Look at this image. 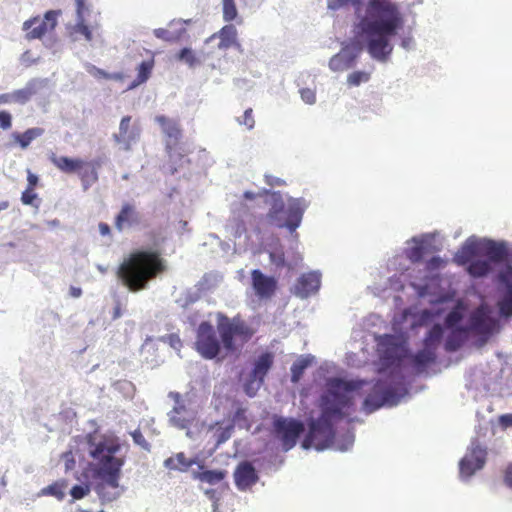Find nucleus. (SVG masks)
I'll return each mask as SVG.
<instances>
[{
    "mask_svg": "<svg viewBox=\"0 0 512 512\" xmlns=\"http://www.w3.org/2000/svg\"><path fill=\"white\" fill-rule=\"evenodd\" d=\"M196 463L194 459L186 458L183 452L177 453L174 456L167 458L164 461V466L169 470L187 471L191 466Z\"/></svg>",
    "mask_w": 512,
    "mask_h": 512,
    "instance_id": "c85d7f7f",
    "label": "nucleus"
},
{
    "mask_svg": "<svg viewBox=\"0 0 512 512\" xmlns=\"http://www.w3.org/2000/svg\"><path fill=\"white\" fill-rule=\"evenodd\" d=\"M442 338H443L442 326L440 324L433 325L423 340L424 348L432 350V351H434V353H436V350H437Z\"/></svg>",
    "mask_w": 512,
    "mask_h": 512,
    "instance_id": "c756f323",
    "label": "nucleus"
},
{
    "mask_svg": "<svg viewBox=\"0 0 512 512\" xmlns=\"http://www.w3.org/2000/svg\"><path fill=\"white\" fill-rule=\"evenodd\" d=\"M226 477V472L221 470H206L196 474V478L201 482L211 485L221 482Z\"/></svg>",
    "mask_w": 512,
    "mask_h": 512,
    "instance_id": "c9c22d12",
    "label": "nucleus"
},
{
    "mask_svg": "<svg viewBox=\"0 0 512 512\" xmlns=\"http://www.w3.org/2000/svg\"><path fill=\"white\" fill-rule=\"evenodd\" d=\"M367 382L364 380H330L328 389L321 397V415L309 423L302 447L309 449L315 446L322 450L328 447L335 436L333 421L341 420L355 411L353 392L359 391Z\"/></svg>",
    "mask_w": 512,
    "mask_h": 512,
    "instance_id": "f257e3e1",
    "label": "nucleus"
},
{
    "mask_svg": "<svg viewBox=\"0 0 512 512\" xmlns=\"http://www.w3.org/2000/svg\"><path fill=\"white\" fill-rule=\"evenodd\" d=\"M99 232L102 236H108L110 235V226L107 223L101 222L98 225Z\"/></svg>",
    "mask_w": 512,
    "mask_h": 512,
    "instance_id": "338daca9",
    "label": "nucleus"
},
{
    "mask_svg": "<svg viewBox=\"0 0 512 512\" xmlns=\"http://www.w3.org/2000/svg\"><path fill=\"white\" fill-rule=\"evenodd\" d=\"M505 483L512 488V463L508 464L504 475Z\"/></svg>",
    "mask_w": 512,
    "mask_h": 512,
    "instance_id": "69168bd1",
    "label": "nucleus"
},
{
    "mask_svg": "<svg viewBox=\"0 0 512 512\" xmlns=\"http://www.w3.org/2000/svg\"><path fill=\"white\" fill-rule=\"evenodd\" d=\"M64 482L63 481H57L51 485H48L47 487L43 488L39 493L38 496H54L59 501H61L64 498Z\"/></svg>",
    "mask_w": 512,
    "mask_h": 512,
    "instance_id": "e433bc0d",
    "label": "nucleus"
},
{
    "mask_svg": "<svg viewBox=\"0 0 512 512\" xmlns=\"http://www.w3.org/2000/svg\"><path fill=\"white\" fill-rule=\"evenodd\" d=\"M499 423L504 428L512 427V413L501 415Z\"/></svg>",
    "mask_w": 512,
    "mask_h": 512,
    "instance_id": "052dcab7",
    "label": "nucleus"
},
{
    "mask_svg": "<svg viewBox=\"0 0 512 512\" xmlns=\"http://www.w3.org/2000/svg\"><path fill=\"white\" fill-rule=\"evenodd\" d=\"M436 360V353L434 351L423 348L422 350L418 351L415 355L412 357L413 365L417 369H423L427 365L435 362Z\"/></svg>",
    "mask_w": 512,
    "mask_h": 512,
    "instance_id": "473e14b6",
    "label": "nucleus"
},
{
    "mask_svg": "<svg viewBox=\"0 0 512 512\" xmlns=\"http://www.w3.org/2000/svg\"><path fill=\"white\" fill-rule=\"evenodd\" d=\"M403 26L404 17L396 2L368 0L359 28L367 39V51L371 57L386 61L393 50L390 37L396 35Z\"/></svg>",
    "mask_w": 512,
    "mask_h": 512,
    "instance_id": "f03ea898",
    "label": "nucleus"
},
{
    "mask_svg": "<svg viewBox=\"0 0 512 512\" xmlns=\"http://www.w3.org/2000/svg\"><path fill=\"white\" fill-rule=\"evenodd\" d=\"M486 457L487 449L481 446L478 440H473L459 463L460 476L469 478L476 471L482 469L486 463Z\"/></svg>",
    "mask_w": 512,
    "mask_h": 512,
    "instance_id": "9b49d317",
    "label": "nucleus"
},
{
    "mask_svg": "<svg viewBox=\"0 0 512 512\" xmlns=\"http://www.w3.org/2000/svg\"><path fill=\"white\" fill-rule=\"evenodd\" d=\"M466 271L473 278H482L492 271V266L489 261L478 259L470 262Z\"/></svg>",
    "mask_w": 512,
    "mask_h": 512,
    "instance_id": "7c9ffc66",
    "label": "nucleus"
},
{
    "mask_svg": "<svg viewBox=\"0 0 512 512\" xmlns=\"http://www.w3.org/2000/svg\"><path fill=\"white\" fill-rule=\"evenodd\" d=\"M274 364V354L272 352H263L253 363V368L250 373V379L245 384V391L249 396H253L255 393L251 392L252 385L257 382L256 389H258L263 383L266 375Z\"/></svg>",
    "mask_w": 512,
    "mask_h": 512,
    "instance_id": "4468645a",
    "label": "nucleus"
},
{
    "mask_svg": "<svg viewBox=\"0 0 512 512\" xmlns=\"http://www.w3.org/2000/svg\"><path fill=\"white\" fill-rule=\"evenodd\" d=\"M467 333V328L458 327L452 331L446 339L445 350L447 352L457 351L464 342L463 334Z\"/></svg>",
    "mask_w": 512,
    "mask_h": 512,
    "instance_id": "2f4dec72",
    "label": "nucleus"
},
{
    "mask_svg": "<svg viewBox=\"0 0 512 512\" xmlns=\"http://www.w3.org/2000/svg\"><path fill=\"white\" fill-rule=\"evenodd\" d=\"M155 121L160 125L163 133L168 138L166 142V150L170 153L172 147L175 146L181 138L182 130L178 121L167 118L164 115L155 117Z\"/></svg>",
    "mask_w": 512,
    "mask_h": 512,
    "instance_id": "aec40b11",
    "label": "nucleus"
},
{
    "mask_svg": "<svg viewBox=\"0 0 512 512\" xmlns=\"http://www.w3.org/2000/svg\"><path fill=\"white\" fill-rule=\"evenodd\" d=\"M167 339H168L169 344H170L173 348L178 349V348H180V347H181V345H182V343H181V340H180L179 336H178V335H176V334H170V335H168V336H167Z\"/></svg>",
    "mask_w": 512,
    "mask_h": 512,
    "instance_id": "e2e57ef3",
    "label": "nucleus"
},
{
    "mask_svg": "<svg viewBox=\"0 0 512 512\" xmlns=\"http://www.w3.org/2000/svg\"><path fill=\"white\" fill-rule=\"evenodd\" d=\"M497 280L506 288V294L498 302L497 306L501 316H512V265L507 264L497 274Z\"/></svg>",
    "mask_w": 512,
    "mask_h": 512,
    "instance_id": "dca6fc26",
    "label": "nucleus"
},
{
    "mask_svg": "<svg viewBox=\"0 0 512 512\" xmlns=\"http://www.w3.org/2000/svg\"><path fill=\"white\" fill-rule=\"evenodd\" d=\"M479 244L476 240H467L454 256V262L460 266L469 265L479 255Z\"/></svg>",
    "mask_w": 512,
    "mask_h": 512,
    "instance_id": "393cba45",
    "label": "nucleus"
},
{
    "mask_svg": "<svg viewBox=\"0 0 512 512\" xmlns=\"http://www.w3.org/2000/svg\"><path fill=\"white\" fill-rule=\"evenodd\" d=\"M120 444L116 439L103 438L91 444L90 455L97 461V475L102 482L97 492L102 501L111 502L119 496V477L124 459L116 457Z\"/></svg>",
    "mask_w": 512,
    "mask_h": 512,
    "instance_id": "39448f33",
    "label": "nucleus"
},
{
    "mask_svg": "<svg viewBox=\"0 0 512 512\" xmlns=\"http://www.w3.org/2000/svg\"><path fill=\"white\" fill-rule=\"evenodd\" d=\"M153 67H154L153 60H147V61L141 62L137 68V70H138L137 78L132 83V85L130 87L134 88V87L146 82L152 73Z\"/></svg>",
    "mask_w": 512,
    "mask_h": 512,
    "instance_id": "f704fd0d",
    "label": "nucleus"
},
{
    "mask_svg": "<svg viewBox=\"0 0 512 512\" xmlns=\"http://www.w3.org/2000/svg\"><path fill=\"white\" fill-rule=\"evenodd\" d=\"M310 364L311 361L308 358H301L295 361L291 366V381L297 383Z\"/></svg>",
    "mask_w": 512,
    "mask_h": 512,
    "instance_id": "4c0bfd02",
    "label": "nucleus"
},
{
    "mask_svg": "<svg viewBox=\"0 0 512 512\" xmlns=\"http://www.w3.org/2000/svg\"><path fill=\"white\" fill-rule=\"evenodd\" d=\"M235 483L238 489L246 490L254 485L258 480L255 468L249 462H243L238 465L235 474Z\"/></svg>",
    "mask_w": 512,
    "mask_h": 512,
    "instance_id": "5701e85b",
    "label": "nucleus"
},
{
    "mask_svg": "<svg viewBox=\"0 0 512 512\" xmlns=\"http://www.w3.org/2000/svg\"><path fill=\"white\" fill-rule=\"evenodd\" d=\"M302 100L307 104H314L316 101V93L310 88H303L300 90Z\"/></svg>",
    "mask_w": 512,
    "mask_h": 512,
    "instance_id": "603ef678",
    "label": "nucleus"
},
{
    "mask_svg": "<svg viewBox=\"0 0 512 512\" xmlns=\"http://www.w3.org/2000/svg\"><path fill=\"white\" fill-rule=\"evenodd\" d=\"M247 231L246 225L243 221H238L234 227L233 236L235 238H240Z\"/></svg>",
    "mask_w": 512,
    "mask_h": 512,
    "instance_id": "13d9d810",
    "label": "nucleus"
},
{
    "mask_svg": "<svg viewBox=\"0 0 512 512\" xmlns=\"http://www.w3.org/2000/svg\"><path fill=\"white\" fill-rule=\"evenodd\" d=\"M215 37L220 39L219 49H228L237 44V29L232 24L225 25L212 36V38Z\"/></svg>",
    "mask_w": 512,
    "mask_h": 512,
    "instance_id": "a878e982",
    "label": "nucleus"
},
{
    "mask_svg": "<svg viewBox=\"0 0 512 512\" xmlns=\"http://www.w3.org/2000/svg\"><path fill=\"white\" fill-rule=\"evenodd\" d=\"M442 260L439 257H433L428 261V268L434 269L438 268L441 264Z\"/></svg>",
    "mask_w": 512,
    "mask_h": 512,
    "instance_id": "774afa93",
    "label": "nucleus"
},
{
    "mask_svg": "<svg viewBox=\"0 0 512 512\" xmlns=\"http://www.w3.org/2000/svg\"><path fill=\"white\" fill-rule=\"evenodd\" d=\"M131 116H124L119 124V132L113 135L116 143L124 150H129L133 142L139 139L141 128L138 124L131 126Z\"/></svg>",
    "mask_w": 512,
    "mask_h": 512,
    "instance_id": "f3484780",
    "label": "nucleus"
},
{
    "mask_svg": "<svg viewBox=\"0 0 512 512\" xmlns=\"http://www.w3.org/2000/svg\"><path fill=\"white\" fill-rule=\"evenodd\" d=\"M466 328L467 332H473L486 341L498 330V320L491 317L487 308L481 305L470 314L469 325Z\"/></svg>",
    "mask_w": 512,
    "mask_h": 512,
    "instance_id": "9d476101",
    "label": "nucleus"
},
{
    "mask_svg": "<svg viewBox=\"0 0 512 512\" xmlns=\"http://www.w3.org/2000/svg\"><path fill=\"white\" fill-rule=\"evenodd\" d=\"M166 261L156 250H136L123 259L117 268L116 276L131 292L145 290L149 282L163 274Z\"/></svg>",
    "mask_w": 512,
    "mask_h": 512,
    "instance_id": "20e7f679",
    "label": "nucleus"
},
{
    "mask_svg": "<svg viewBox=\"0 0 512 512\" xmlns=\"http://www.w3.org/2000/svg\"><path fill=\"white\" fill-rule=\"evenodd\" d=\"M21 89L15 90L13 92L4 93L0 95V104H11L17 103L20 105L26 104V101L23 96Z\"/></svg>",
    "mask_w": 512,
    "mask_h": 512,
    "instance_id": "ea45409f",
    "label": "nucleus"
},
{
    "mask_svg": "<svg viewBox=\"0 0 512 512\" xmlns=\"http://www.w3.org/2000/svg\"><path fill=\"white\" fill-rule=\"evenodd\" d=\"M240 125L245 126L247 129H252L255 125L252 108H248L244 111L242 118L238 119Z\"/></svg>",
    "mask_w": 512,
    "mask_h": 512,
    "instance_id": "49530a36",
    "label": "nucleus"
},
{
    "mask_svg": "<svg viewBox=\"0 0 512 512\" xmlns=\"http://www.w3.org/2000/svg\"><path fill=\"white\" fill-rule=\"evenodd\" d=\"M223 20L232 22L238 17L235 0H222Z\"/></svg>",
    "mask_w": 512,
    "mask_h": 512,
    "instance_id": "58836bf2",
    "label": "nucleus"
},
{
    "mask_svg": "<svg viewBox=\"0 0 512 512\" xmlns=\"http://www.w3.org/2000/svg\"><path fill=\"white\" fill-rule=\"evenodd\" d=\"M153 33L158 39H162L167 42H176L180 38L179 35H175L165 28H157Z\"/></svg>",
    "mask_w": 512,
    "mask_h": 512,
    "instance_id": "a18cd8bd",
    "label": "nucleus"
},
{
    "mask_svg": "<svg viewBox=\"0 0 512 512\" xmlns=\"http://www.w3.org/2000/svg\"><path fill=\"white\" fill-rule=\"evenodd\" d=\"M397 403L398 396L395 390L388 386L383 380H377L365 397L362 410L366 414H371L384 405L393 406Z\"/></svg>",
    "mask_w": 512,
    "mask_h": 512,
    "instance_id": "1a4fd4ad",
    "label": "nucleus"
},
{
    "mask_svg": "<svg viewBox=\"0 0 512 512\" xmlns=\"http://www.w3.org/2000/svg\"><path fill=\"white\" fill-rule=\"evenodd\" d=\"M39 58L34 57L30 51H25L20 58V61L25 66H31L32 64H36L38 62Z\"/></svg>",
    "mask_w": 512,
    "mask_h": 512,
    "instance_id": "6e6d98bb",
    "label": "nucleus"
},
{
    "mask_svg": "<svg viewBox=\"0 0 512 512\" xmlns=\"http://www.w3.org/2000/svg\"><path fill=\"white\" fill-rule=\"evenodd\" d=\"M140 223V214L135 205L124 203L115 217V227L118 231H122L126 227H131Z\"/></svg>",
    "mask_w": 512,
    "mask_h": 512,
    "instance_id": "4be33fe9",
    "label": "nucleus"
},
{
    "mask_svg": "<svg viewBox=\"0 0 512 512\" xmlns=\"http://www.w3.org/2000/svg\"><path fill=\"white\" fill-rule=\"evenodd\" d=\"M251 283L256 296L262 300L271 299L278 288L277 280L273 276L265 275L259 269L251 271Z\"/></svg>",
    "mask_w": 512,
    "mask_h": 512,
    "instance_id": "2eb2a0df",
    "label": "nucleus"
},
{
    "mask_svg": "<svg viewBox=\"0 0 512 512\" xmlns=\"http://www.w3.org/2000/svg\"><path fill=\"white\" fill-rule=\"evenodd\" d=\"M77 12V24L69 30V37L72 41L84 40L91 42L93 39V32L98 29V25H88L85 16L89 13V8L86 5V0H75Z\"/></svg>",
    "mask_w": 512,
    "mask_h": 512,
    "instance_id": "f8f14e48",
    "label": "nucleus"
},
{
    "mask_svg": "<svg viewBox=\"0 0 512 512\" xmlns=\"http://www.w3.org/2000/svg\"><path fill=\"white\" fill-rule=\"evenodd\" d=\"M232 430H233V427L228 426V427L222 429L221 431H219V433L217 434V440H216L217 445H220V444L224 443L225 441H227L231 437Z\"/></svg>",
    "mask_w": 512,
    "mask_h": 512,
    "instance_id": "5fc2aeb1",
    "label": "nucleus"
},
{
    "mask_svg": "<svg viewBox=\"0 0 512 512\" xmlns=\"http://www.w3.org/2000/svg\"><path fill=\"white\" fill-rule=\"evenodd\" d=\"M99 163L84 161L80 159H69L66 157V173H73L79 176L84 190L95 183L98 179L97 167Z\"/></svg>",
    "mask_w": 512,
    "mask_h": 512,
    "instance_id": "ddd939ff",
    "label": "nucleus"
},
{
    "mask_svg": "<svg viewBox=\"0 0 512 512\" xmlns=\"http://www.w3.org/2000/svg\"><path fill=\"white\" fill-rule=\"evenodd\" d=\"M122 315H123V304L118 299L115 302V306L113 308L111 318H112V320H116V319L120 318Z\"/></svg>",
    "mask_w": 512,
    "mask_h": 512,
    "instance_id": "bf43d9fd",
    "label": "nucleus"
},
{
    "mask_svg": "<svg viewBox=\"0 0 512 512\" xmlns=\"http://www.w3.org/2000/svg\"><path fill=\"white\" fill-rule=\"evenodd\" d=\"M12 126V116L7 111H0V127L3 130H8Z\"/></svg>",
    "mask_w": 512,
    "mask_h": 512,
    "instance_id": "864d4df0",
    "label": "nucleus"
},
{
    "mask_svg": "<svg viewBox=\"0 0 512 512\" xmlns=\"http://www.w3.org/2000/svg\"><path fill=\"white\" fill-rule=\"evenodd\" d=\"M370 80V73L364 71H354L347 77L349 86H359L361 83H366Z\"/></svg>",
    "mask_w": 512,
    "mask_h": 512,
    "instance_id": "a19ab883",
    "label": "nucleus"
},
{
    "mask_svg": "<svg viewBox=\"0 0 512 512\" xmlns=\"http://www.w3.org/2000/svg\"><path fill=\"white\" fill-rule=\"evenodd\" d=\"M270 260L277 267H283L286 264V262H285V255H284L283 252H279V253L272 252V253H270Z\"/></svg>",
    "mask_w": 512,
    "mask_h": 512,
    "instance_id": "4d7b16f0",
    "label": "nucleus"
},
{
    "mask_svg": "<svg viewBox=\"0 0 512 512\" xmlns=\"http://www.w3.org/2000/svg\"><path fill=\"white\" fill-rule=\"evenodd\" d=\"M307 203L302 198H289L287 204L279 192L272 194L271 207L266 214L270 225L287 228L291 233L300 226Z\"/></svg>",
    "mask_w": 512,
    "mask_h": 512,
    "instance_id": "423d86ee",
    "label": "nucleus"
},
{
    "mask_svg": "<svg viewBox=\"0 0 512 512\" xmlns=\"http://www.w3.org/2000/svg\"><path fill=\"white\" fill-rule=\"evenodd\" d=\"M131 436H132L133 441L135 442V444L141 446L145 450H149L150 449L149 443L146 441L144 435L142 434V432L139 429L134 430L131 433Z\"/></svg>",
    "mask_w": 512,
    "mask_h": 512,
    "instance_id": "3c124183",
    "label": "nucleus"
},
{
    "mask_svg": "<svg viewBox=\"0 0 512 512\" xmlns=\"http://www.w3.org/2000/svg\"><path fill=\"white\" fill-rule=\"evenodd\" d=\"M479 255L487 257L490 263H502L508 258V249L505 242H496L491 239L478 241Z\"/></svg>",
    "mask_w": 512,
    "mask_h": 512,
    "instance_id": "a211bd4d",
    "label": "nucleus"
},
{
    "mask_svg": "<svg viewBox=\"0 0 512 512\" xmlns=\"http://www.w3.org/2000/svg\"><path fill=\"white\" fill-rule=\"evenodd\" d=\"M274 437L280 442L282 450L287 452L294 448L299 437L305 431L303 422L282 416H275L272 422Z\"/></svg>",
    "mask_w": 512,
    "mask_h": 512,
    "instance_id": "0eeeda50",
    "label": "nucleus"
},
{
    "mask_svg": "<svg viewBox=\"0 0 512 512\" xmlns=\"http://www.w3.org/2000/svg\"><path fill=\"white\" fill-rule=\"evenodd\" d=\"M43 133L44 129L34 127L27 129L24 133L13 132L11 138L13 139V143L18 144L22 149H26L33 140L42 136Z\"/></svg>",
    "mask_w": 512,
    "mask_h": 512,
    "instance_id": "bb28decb",
    "label": "nucleus"
},
{
    "mask_svg": "<svg viewBox=\"0 0 512 512\" xmlns=\"http://www.w3.org/2000/svg\"><path fill=\"white\" fill-rule=\"evenodd\" d=\"M217 331L221 342L210 322L203 321L197 328L195 348L205 359L216 358L221 351V344L226 352H235V340L244 344L254 335V330L244 320L238 317L230 319L222 314L218 318Z\"/></svg>",
    "mask_w": 512,
    "mask_h": 512,
    "instance_id": "7ed1b4c3",
    "label": "nucleus"
},
{
    "mask_svg": "<svg viewBox=\"0 0 512 512\" xmlns=\"http://www.w3.org/2000/svg\"><path fill=\"white\" fill-rule=\"evenodd\" d=\"M363 0H328L327 6L331 10H338L348 4L358 7Z\"/></svg>",
    "mask_w": 512,
    "mask_h": 512,
    "instance_id": "c03bdc74",
    "label": "nucleus"
},
{
    "mask_svg": "<svg viewBox=\"0 0 512 512\" xmlns=\"http://www.w3.org/2000/svg\"><path fill=\"white\" fill-rule=\"evenodd\" d=\"M50 80L48 78H33L30 79L26 85L21 88L26 103L34 96L44 89H48Z\"/></svg>",
    "mask_w": 512,
    "mask_h": 512,
    "instance_id": "cd10ccee",
    "label": "nucleus"
},
{
    "mask_svg": "<svg viewBox=\"0 0 512 512\" xmlns=\"http://www.w3.org/2000/svg\"><path fill=\"white\" fill-rule=\"evenodd\" d=\"M396 338L392 335H386L383 339V344L391 347L394 350H398L399 346L395 343Z\"/></svg>",
    "mask_w": 512,
    "mask_h": 512,
    "instance_id": "0e129e2a",
    "label": "nucleus"
},
{
    "mask_svg": "<svg viewBox=\"0 0 512 512\" xmlns=\"http://www.w3.org/2000/svg\"><path fill=\"white\" fill-rule=\"evenodd\" d=\"M90 492V487L87 484L75 485L72 487L70 494L73 499H81Z\"/></svg>",
    "mask_w": 512,
    "mask_h": 512,
    "instance_id": "09e8293b",
    "label": "nucleus"
},
{
    "mask_svg": "<svg viewBox=\"0 0 512 512\" xmlns=\"http://www.w3.org/2000/svg\"><path fill=\"white\" fill-rule=\"evenodd\" d=\"M178 58L184 62H186L190 67L196 66L199 61L196 58L193 51L189 48H183L178 55Z\"/></svg>",
    "mask_w": 512,
    "mask_h": 512,
    "instance_id": "37998d69",
    "label": "nucleus"
},
{
    "mask_svg": "<svg viewBox=\"0 0 512 512\" xmlns=\"http://www.w3.org/2000/svg\"><path fill=\"white\" fill-rule=\"evenodd\" d=\"M413 242L415 245L405 250V256L412 263H419L426 254V245L423 241H418L415 238L413 239Z\"/></svg>",
    "mask_w": 512,
    "mask_h": 512,
    "instance_id": "72a5a7b5",
    "label": "nucleus"
},
{
    "mask_svg": "<svg viewBox=\"0 0 512 512\" xmlns=\"http://www.w3.org/2000/svg\"><path fill=\"white\" fill-rule=\"evenodd\" d=\"M35 200H37V194L33 192V189H26L21 196V201L25 205H31L38 207V204H35Z\"/></svg>",
    "mask_w": 512,
    "mask_h": 512,
    "instance_id": "8fccbe9b",
    "label": "nucleus"
},
{
    "mask_svg": "<svg viewBox=\"0 0 512 512\" xmlns=\"http://www.w3.org/2000/svg\"><path fill=\"white\" fill-rule=\"evenodd\" d=\"M28 189H34L38 183V176L27 170Z\"/></svg>",
    "mask_w": 512,
    "mask_h": 512,
    "instance_id": "680f3d73",
    "label": "nucleus"
},
{
    "mask_svg": "<svg viewBox=\"0 0 512 512\" xmlns=\"http://www.w3.org/2000/svg\"><path fill=\"white\" fill-rule=\"evenodd\" d=\"M357 54L353 53L348 47L343 48L329 60V68L334 72L344 71L354 66Z\"/></svg>",
    "mask_w": 512,
    "mask_h": 512,
    "instance_id": "b1692460",
    "label": "nucleus"
},
{
    "mask_svg": "<svg viewBox=\"0 0 512 512\" xmlns=\"http://www.w3.org/2000/svg\"><path fill=\"white\" fill-rule=\"evenodd\" d=\"M61 15V10H49L44 14L43 18L34 17L23 23V30L26 31L28 40L42 39L47 35L44 44L47 47L52 46L50 33L57 25V18Z\"/></svg>",
    "mask_w": 512,
    "mask_h": 512,
    "instance_id": "6e6552de",
    "label": "nucleus"
},
{
    "mask_svg": "<svg viewBox=\"0 0 512 512\" xmlns=\"http://www.w3.org/2000/svg\"><path fill=\"white\" fill-rule=\"evenodd\" d=\"M196 412L188 409L183 403L179 401V395L176 397V405L170 412V422L173 426L179 429L188 428L189 425L195 420Z\"/></svg>",
    "mask_w": 512,
    "mask_h": 512,
    "instance_id": "412c9836",
    "label": "nucleus"
},
{
    "mask_svg": "<svg viewBox=\"0 0 512 512\" xmlns=\"http://www.w3.org/2000/svg\"><path fill=\"white\" fill-rule=\"evenodd\" d=\"M321 275L317 272L302 274L294 287V294L300 298H307L320 288Z\"/></svg>",
    "mask_w": 512,
    "mask_h": 512,
    "instance_id": "6ab92c4d",
    "label": "nucleus"
},
{
    "mask_svg": "<svg viewBox=\"0 0 512 512\" xmlns=\"http://www.w3.org/2000/svg\"><path fill=\"white\" fill-rule=\"evenodd\" d=\"M92 75L97 79H106V80H122L123 75L121 73H107L106 71L93 67L91 70Z\"/></svg>",
    "mask_w": 512,
    "mask_h": 512,
    "instance_id": "79ce46f5",
    "label": "nucleus"
},
{
    "mask_svg": "<svg viewBox=\"0 0 512 512\" xmlns=\"http://www.w3.org/2000/svg\"><path fill=\"white\" fill-rule=\"evenodd\" d=\"M462 320V314L458 310H452L450 311L446 318H445V324L447 327L452 328L456 326L460 321Z\"/></svg>",
    "mask_w": 512,
    "mask_h": 512,
    "instance_id": "de8ad7c7",
    "label": "nucleus"
}]
</instances>
